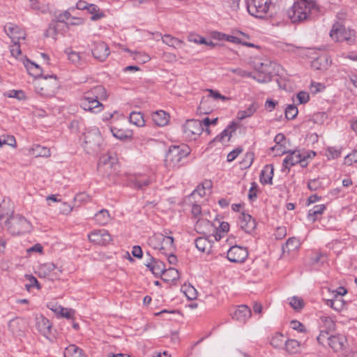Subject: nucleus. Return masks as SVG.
<instances>
[{"instance_id":"1","label":"nucleus","mask_w":357,"mask_h":357,"mask_svg":"<svg viewBox=\"0 0 357 357\" xmlns=\"http://www.w3.org/2000/svg\"><path fill=\"white\" fill-rule=\"evenodd\" d=\"M314 0H298L287 10V16L292 23H300L311 20L319 13Z\"/></svg>"},{"instance_id":"2","label":"nucleus","mask_w":357,"mask_h":357,"mask_svg":"<svg viewBox=\"0 0 357 357\" xmlns=\"http://www.w3.org/2000/svg\"><path fill=\"white\" fill-rule=\"evenodd\" d=\"M106 98L107 92L105 89L101 85H98L84 93L80 105L86 111L98 113L103 109V105L99 102V100Z\"/></svg>"},{"instance_id":"3","label":"nucleus","mask_w":357,"mask_h":357,"mask_svg":"<svg viewBox=\"0 0 357 357\" xmlns=\"http://www.w3.org/2000/svg\"><path fill=\"white\" fill-rule=\"evenodd\" d=\"M33 84L36 92L45 97H53L59 88V82L54 75L40 77Z\"/></svg>"},{"instance_id":"4","label":"nucleus","mask_w":357,"mask_h":357,"mask_svg":"<svg viewBox=\"0 0 357 357\" xmlns=\"http://www.w3.org/2000/svg\"><path fill=\"white\" fill-rule=\"evenodd\" d=\"M190 148L185 144L170 146L166 154V166L169 168L180 167L182 160L190 154Z\"/></svg>"},{"instance_id":"5","label":"nucleus","mask_w":357,"mask_h":357,"mask_svg":"<svg viewBox=\"0 0 357 357\" xmlns=\"http://www.w3.org/2000/svg\"><path fill=\"white\" fill-rule=\"evenodd\" d=\"M7 231L13 236L23 234L31 230V223L23 216L15 215L5 221Z\"/></svg>"},{"instance_id":"6","label":"nucleus","mask_w":357,"mask_h":357,"mask_svg":"<svg viewBox=\"0 0 357 357\" xmlns=\"http://www.w3.org/2000/svg\"><path fill=\"white\" fill-rule=\"evenodd\" d=\"M247 9L248 13L259 18H263L274 8L272 0H247Z\"/></svg>"},{"instance_id":"7","label":"nucleus","mask_w":357,"mask_h":357,"mask_svg":"<svg viewBox=\"0 0 357 357\" xmlns=\"http://www.w3.org/2000/svg\"><path fill=\"white\" fill-rule=\"evenodd\" d=\"M204 130L202 121L189 119L183 126L184 137L188 140H195Z\"/></svg>"},{"instance_id":"8","label":"nucleus","mask_w":357,"mask_h":357,"mask_svg":"<svg viewBox=\"0 0 357 357\" xmlns=\"http://www.w3.org/2000/svg\"><path fill=\"white\" fill-rule=\"evenodd\" d=\"M102 137L98 129H92L84 134V142L86 147H84L89 153H93L100 150V145Z\"/></svg>"},{"instance_id":"9","label":"nucleus","mask_w":357,"mask_h":357,"mask_svg":"<svg viewBox=\"0 0 357 357\" xmlns=\"http://www.w3.org/2000/svg\"><path fill=\"white\" fill-rule=\"evenodd\" d=\"M3 30L12 42H19L20 40H24L26 38L25 31L15 24L11 22L6 23L4 25Z\"/></svg>"},{"instance_id":"10","label":"nucleus","mask_w":357,"mask_h":357,"mask_svg":"<svg viewBox=\"0 0 357 357\" xmlns=\"http://www.w3.org/2000/svg\"><path fill=\"white\" fill-rule=\"evenodd\" d=\"M89 240L95 244L105 245L112 241V236L105 229H96L88 235Z\"/></svg>"},{"instance_id":"11","label":"nucleus","mask_w":357,"mask_h":357,"mask_svg":"<svg viewBox=\"0 0 357 357\" xmlns=\"http://www.w3.org/2000/svg\"><path fill=\"white\" fill-rule=\"evenodd\" d=\"M255 69L259 73L256 77V80L261 83L268 82L271 80V66L268 62L256 61L254 64Z\"/></svg>"},{"instance_id":"12","label":"nucleus","mask_w":357,"mask_h":357,"mask_svg":"<svg viewBox=\"0 0 357 357\" xmlns=\"http://www.w3.org/2000/svg\"><path fill=\"white\" fill-rule=\"evenodd\" d=\"M248 256V252L245 248L234 245L227 251V259L235 263L243 262Z\"/></svg>"},{"instance_id":"13","label":"nucleus","mask_w":357,"mask_h":357,"mask_svg":"<svg viewBox=\"0 0 357 357\" xmlns=\"http://www.w3.org/2000/svg\"><path fill=\"white\" fill-rule=\"evenodd\" d=\"M281 152L282 153H289L282 162V171L285 172L287 170V172L288 173L291 167L301 162V155L302 153H301L300 151H287L285 149H283Z\"/></svg>"},{"instance_id":"14","label":"nucleus","mask_w":357,"mask_h":357,"mask_svg":"<svg viewBox=\"0 0 357 357\" xmlns=\"http://www.w3.org/2000/svg\"><path fill=\"white\" fill-rule=\"evenodd\" d=\"M93 57L100 61H104L109 55V48L108 45L102 42L98 41L93 43L92 49Z\"/></svg>"},{"instance_id":"15","label":"nucleus","mask_w":357,"mask_h":357,"mask_svg":"<svg viewBox=\"0 0 357 357\" xmlns=\"http://www.w3.org/2000/svg\"><path fill=\"white\" fill-rule=\"evenodd\" d=\"M57 272L61 273V271L56 268L53 263H45L40 265L38 268V275L40 277H50L51 280L58 278L59 276Z\"/></svg>"},{"instance_id":"16","label":"nucleus","mask_w":357,"mask_h":357,"mask_svg":"<svg viewBox=\"0 0 357 357\" xmlns=\"http://www.w3.org/2000/svg\"><path fill=\"white\" fill-rule=\"evenodd\" d=\"M239 225L245 232L251 233L256 228V222L250 215L242 213L239 217Z\"/></svg>"},{"instance_id":"17","label":"nucleus","mask_w":357,"mask_h":357,"mask_svg":"<svg viewBox=\"0 0 357 357\" xmlns=\"http://www.w3.org/2000/svg\"><path fill=\"white\" fill-rule=\"evenodd\" d=\"M36 326L37 330L45 337H48L51 332L52 325L50 321L40 315L36 318Z\"/></svg>"},{"instance_id":"18","label":"nucleus","mask_w":357,"mask_h":357,"mask_svg":"<svg viewBox=\"0 0 357 357\" xmlns=\"http://www.w3.org/2000/svg\"><path fill=\"white\" fill-rule=\"evenodd\" d=\"M147 255L149 257V261L146 262V266L149 268V270L154 274L155 276H159L162 275L165 271V264L161 261H156L152 257L149 252H147Z\"/></svg>"},{"instance_id":"19","label":"nucleus","mask_w":357,"mask_h":357,"mask_svg":"<svg viewBox=\"0 0 357 357\" xmlns=\"http://www.w3.org/2000/svg\"><path fill=\"white\" fill-rule=\"evenodd\" d=\"M251 310L246 305L239 306L232 314V318L240 322H245L251 317Z\"/></svg>"},{"instance_id":"20","label":"nucleus","mask_w":357,"mask_h":357,"mask_svg":"<svg viewBox=\"0 0 357 357\" xmlns=\"http://www.w3.org/2000/svg\"><path fill=\"white\" fill-rule=\"evenodd\" d=\"M347 340L344 336L341 335H331L328 346L335 352L342 351L346 344Z\"/></svg>"},{"instance_id":"21","label":"nucleus","mask_w":357,"mask_h":357,"mask_svg":"<svg viewBox=\"0 0 357 357\" xmlns=\"http://www.w3.org/2000/svg\"><path fill=\"white\" fill-rule=\"evenodd\" d=\"M345 29L342 23L335 22L330 31V36L335 42H343Z\"/></svg>"},{"instance_id":"22","label":"nucleus","mask_w":357,"mask_h":357,"mask_svg":"<svg viewBox=\"0 0 357 357\" xmlns=\"http://www.w3.org/2000/svg\"><path fill=\"white\" fill-rule=\"evenodd\" d=\"M174 238L172 236L163 235V238L161 239L160 251L164 255H169L172 253L174 250Z\"/></svg>"},{"instance_id":"23","label":"nucleus","mask_w":357,"mask_h":357,"mask_svg":"<svg viewBox=\"0 0 357 357\" xmlns=\"http://www.w3.org/2000/svg\"><path fill=\"white\" fill-rule=\"evenodd\" d=\"M274 168L273 165H267L261 172L260 181L263 184H271Z\"/></svg>"},{"instance_id":"24","label":"nucleus","mask_w":357,"mask_h":357,"mask_svg":"<svg viewBox=\"0 0 357 357\" xmlns=\"http://www.w3.org/2000/svg\"><path fill=\"white\" fill-rule=\"evenodd\" d=\"M214 224L204 218H199L196 222L195 228L199 233H210L212 232Z\"/></svg>"},{"instance_id":"25","label":"nucleus","mask_w":357,"mask_h":357,"mask_svg":"<svg viewBox=\"0 0 357 357\" xmlns=\"http://www.w3.org/2000/svg\"><path fill=\"white\" fill-rule=\"evenodd\" d=\"M169 116L165 111H157L152 114V120L158 126H164L169 122Z\"/></svg>"},{"instance_id":"26","label":"nucleus","mask_w":357,"mask_h":357,"mask_svg":"<svg viewBox=\"0 0 357 357\" xmlns=\"http://www.w3.org/2000/svg\"><path fill=\"white\" fill-rule=\"evenodd\" d=\"M331 64V61L326 56H321L312 61V67L314 70H326Z\"/></svg>"},{"instance_id":"27","label":"nucleus","mask_w":357,"mask_h":357,"mask_svg":"<svg viewBox=\"0 0 357 357\" xmlns=\"http://www.w3.org/2000/svg\"><path fill=\"white\" fill-rule=\"evenodd\" d=\"M196 248L201 252L206 254L211 252L212 245L206 238L199 237L195 240Z\"/></svg>"},{"instance_id":"28","label":"nucleus","mask_w":357,"mask_h":357,"mask_svg":"<svg viewBox=\"0 0 357 357\" xmlns=\"http://www.w3.org/2000/svg\"><path fill=\"white\" fill-rule=\"evenodd\" d=\"M24 66L26 68L29 74L31 76L35 77H41L42 69L38 64L29 61V59H26L24 61Z\"/></svg>"},{"instance_id":"29","label":"nucleus","mask_w":357,"mask_h":357,"mask_svg":"<svg viewBox=\"0 0 357 357\" xmlns=\"http://www.w3.org/2000/svg\"><path fill=\"white\" fill-rule=\"evenodd\" d=\"M94 220L98 225L104 226L111 220V216L107 209H102L95 214Z\"/></svg>"},{"instance_id":"30","label":"nucleus","mask_w":357,"mask_h":357,"mask_svg":"<svg viewBox=\"0 0 357 357\" xmlns=\"http://www.w3.org/2000/svg\"><path fill=\"white\" fill-rule=\"evenodd\" d=\"M285 341L284 337L282 333H275L271 335L270 344L275 349H284Z\"/></svg>"},{"instance_id":"31","label":"nucleus","mask_w":357,"mask_h":357,"mask_svg":"<svg viewBox=\"0 0 357 357\" xmlns=\"http://www.w3.org/2000/svg\"><path fill=\"white\" fill-rule=\"evenodd\" d=\"M13 211L9 203L3 201L0 204V221L3 219H6V220L10 219L12 216H13Z\"/></svg>"},{"instance_id":"32","label":"nucleus","mask_w":357,"mask_h":357,"mask_svg":"<svg viewBox=\"0 0 357 357\" xmlns=\"http://www.w3.org/2000/svg\"><path fill=\"white\" fill-rule=\"evenodd\" d=\"M301 347V343L294 339H289L285 341L284 349L289 354H297Z\"/></svg>"},{"instance_id":"33","label":"nucleus","mask_w":357,"mask_h":357,"mask_svg":"<svg viewBox=\"0 0 357 357\" xmlns=\"http://www.w3.org/2000/svg\"><path fill=\"white\" fill-rule=\"evenodd\" d=\"M179 278V273L174 268L165 269L162 275V279L167 282H174Z\"/></svg>"},{"instance_id":"34","label":"nucleus","mask_w":357,"mask_h":357,"mask_svg":"<svg viewBox=\"0 0 357 357\" xmlns=\"http://www.w3.org/2000/svg\"><path fill=\"white\" fill-rule=\"evenodd\" d=\"M206 195V190L204 189V187H202L199 185L197 188L185 198V202L191 203L192 202V199H195V202H197V198H202Z\"/></svg>"},{"instance_id":"35","label":"nucleus","mask_w":357,"mask_h":357,"mask_svg":"<svg viewBox=\"0 0 357 357\" xmlns=\"http://www.w3.org/2000/svg\"><path fill=\"white\" fill-rule=\"evenodd\" d=\"M64 357H86L83 353L81 349L71 344L66 348L64 352Z\"/></svg>"},{"instance_id":"36","label":"nucleus","mask_w":357,"mask_h":357,"mask_svg":"<svg viewBox=\"0 0 357 357\" xmlns=\"http://www.w3.org/2000/svg\"><path fill=\"white\" fill-rule=\"evenodd\" d=\"M257 108V105L255 102H253L248 107V109L239 111L237 114V118L239 120H243L250 117L256 112Z\"/></svg>"},{"instance_id":"37","label":"nucleus","mask_w":357,"mask_h":357,"mask_svg":"<svg viewBox=\"0 0 357 357\" xmlns=\"http://www.w3.org/2000/svg\"><path fill=\"white\" fill-rule=\"evenodd\" d=\"M130 122L138 127H142L145 125V120L142 113L139 112H132L129 116Z\"/></svg>"},{"instance_id":"38","label":"nucleus","mask_w":357,"mask_h":357,"mask_svg":"<svg viewBox=\"0 0 357 357\" xmlns=\"http://www.w3.org/2000/svg\"><path fill=\"white\" fill-rule=\"evenodd\" d=\"M162 43H165L168 46L172 47L174 48L181 46V44L183 43L182 40L178 39L169 34H166V35H164L163 36H162Z\"/></svg>"},{"instance_id":"39","label":"nucleus","mask_w":357,"mask_h":357,"mask_svg":"<svg viewBox=\"0 0 357 357\" xmlns=\"http://www.w3.org/2000/svg\"><path fill=\"white\" fill-rule=\"evenodd\" d=\"M33 154L36 157H45L48 158L51 155V152L50 149L42 146L40 145H35L33 149Z\"/></svg>"},{"instance_id":"40","label":"nucleus","mask_w":357,"mask_h":357,"mask_svg":"<svg viewBox=\"0 0 357 357\" xmlns=\"http://www.w3.org/2000/svg\"><path fill=\"white\" fill-rule=\"evenodd\" d=\"M162 238L163 234H155L149 238L147 243L149 245L153 248V249L160 250L161 239Z\"/></svg>"},{"instance_id":"41","label":"nucleus","mask_w":357,"mask_h":357,"mask_svg":"<svg viewBox=\"0 0 357 357\" xmlns=\"http://www.w3.org/2000/svg\"><path fill=\"white\" fill-rule=\"evenodd\" d=\"M326 304L336 311H341L344 305V301L342 298L335 297L333 299H328Z\"/></svg>"},{"instance_id":"42","label":"nucleus","mask_w":357,"mask_h":357,"mask_svg":"<svg viewBox=\"0 0 357 357\" xmlns=\"http://www.w3.org/2000/svg\"><path fill=\"white\" fill-rule=\"evenodd\" d=\"M300 246V242L298 239L295 237L289 238L284 246H283V250H287L288 252L297 250Z\"/></svg>"},{"instance_id":"43","label":"nucleus","mask_w":357,"mask_h":357,"mask_svg":"<svg viewBox=\"0 0 357 357\" xmlns=\"http://www.w3.org/2000/svg\"><path fill=\"white\" fill-rule=\"evenodd\" d=\"M181 289L189 300H194L197 296V291L196 289L190 284L183 285Z\"/></svg>"},{"instance_id":"44","label":"nucleus","mask_w":357,"mask_h":357,"mask_svg":"<svg viewBox=\"0 0 357 357\" xmlns=\"http://www.w3.org/2000/svg\"><path fill=\"white\" fill-rule=\"evenodd\" d=\"M325 208L326 207L324 204L314 206L312 209L309 211L308 218L311 220L312 222L315 221V217L317 215H321L324 211Z\"/></svg>"},{"instance_id":"45","label":"nucleus","mask_w":357,"mask_h":357,"mask_svg":"<svg viewBox=\"0 0 357 357\" xmlns=\"http://www.w3.org/2000/svg\"><path fill=\"white\" fill-rule=\"evenodd\" d=\"M150 181V179L147 177L139 176L135 178L132 185L136 188L142 189L144 186L148 185Z\"/></svg>"},{"instance_id":"46","label":"nucleus","mask_w":357,"mask_h":357,"mask_svg":"<svg viewBox=\"0 0 357 357\" xmlns=\"http://www.w3.org/2000/svg\"><path fill=\"white\" fill-rule=\"evenodd\" d=\"M274 141L276 143V145L275 146L272 147L271 149L273 151H274L275 149L280 150V151H283L282 147H284V148L285 147L283 144V142L285 141L284 135L282 133H278V135H275V137L274 138Z\"/></svg>"},{"instance_id":"47","label":"nucleus","mask_w":357,"mask_h":357,"mask_svg":"<svg viewBox=\"0 0 357 357\" xmlns=\"http://www.w3.org/2000/svg\"><path fill=\"white\" fill-rule=\"evenodd\" d=\"M234 131V128L231 126L227 129H225L219 136L217 137L219 141L222 142H228L231 136V132Z\"/></svg>"},{"instance_id":"48","label":"nucleus","mask_w":357,"mask_h":357,"mask_svg":"<svg viewBox=\"0 0 357 357\" xmlns=\"http://www.w3.org/2000/svg\"><path fill=\"white\" fill-rule=\"evenodd\" d=\"M111 157L108 155H103L100 158V162L98 164V168H103L104 169H107L112 167L113 162H110Z\"/></svg>"},{"instance_id":"49","label":"nucleus","mask_w":357,"mask_h":357,"mask_svg":"<svg viewBox=\"0 0 357 357\" xmlns=\"http://www.w3.org/2000/svg\"><path fill=\"white\" fill-rule=\"evenodd\" d=\"M229 71H230L234 74H236L237 75H238L239 77H243V78L252 77V79H256V77L254 76L252 73L248 72V71L243 70L241 68H229Z\"/></svg>"},{"instance_id":"50","label":"nucleus","mask_w":357,"mask_h":357,"mask_svg":"<svg viewBox=\"0 0 357 357\" xmlns=\"http://www.w3.org/2000/svg\"><path fill=\"white\" fill-rule=\"evenodd\" d=\"M298 109L293 105H289L285 109V116L288 119H294L298 114Z\"/></svg>"},{"instance_id":"51","label":"nucleus","mask_w":357,"mask_h":357,"mask_svg":"<svg viewBox=\"0 0 357 357\" xmlns=\"http://www.w3.org/2000/svg\"><path fill=\"white\" fill-rule=\"evenodd\" d=\"M289 305L294 310H300L303 307V300L301 298L294 296L289 300Z\"/></svg>"},{"instance_id":"52","label":"nucleus","mask_w":357,"mask_h":357,"mask_svg":"<svg viewBox=\"0 0 357 357\" xmlns=\"http://www.w3.org/2000/svg\"><path fill=\"white\" fill-rule=\"evenodd\" d=\"M324 326L328 330H334L335 324L334 321L329 317L322 316L320 318Z\"/></svg>"},{"instance_id":"53","label":"nucleus","mask_w":357,"mask_h":357,"mask_svg":"<svg viewBox=\"0 0 357 357\" xmlns=\"http://www.w3.org/2000/svg\"><path fill=\"white\" fill-rule=\"evenodd\" d=\"M111 131L113 135L117 139H123L130 136L128 132L123 131L115 127L111 128Z\"/></svg>"},{"instance_id":"54","label":"nucleus","mask_w":357,"mask_h":357,"mask_svg":"<svg viewBox=\"0 0 357 357\" xmlns=\"http://www.w3.org/2000/svg\"><path fill=\"white\" fill-rule=\"evenodd\" d=\"M197 202H195V199H192V202L188 203L189 204L192 205L191 213L195 218H198L202 214L201 206L197 204Z\"/></svg>"},{"instance_id":"55","label":"nucleus","mask_w":357,"mask_h":357,"mask_svg":"<svg viewBox=\"0 0 357 357\" xmlns=\"http://www.w3.org/2000/svg\"><path fill=\"white\" fill-rule=\"evenodd\" d=\"M317 339L320 344L326 346V344L328 345L329 344V340L331 339V335H328V332L321 331Z\"/></svg>"},{"instance_id":"56","label":"nucleus","mask_w":357,"mask_h":357,"mask_svg":"<svg viewBox=\"0 0 357 357\" xmlns=\"http://www.w3.org/2000/svg\"><path fill=\"white\" fill-rule=\"evenodd\" d=\"M133 59L137 62L142 63H145L151 59L150 56L148 54L142 52H135Z\"/></svg>"},{"instance_id":"57","label":"nucleus","mask_w":357,"mask_h":357,"mask_svg":"<svg viewBox=\"0 0 357 357\" xmlns=\"http://www.w3.org/2000/svg\"><path fill=\"white\" fill-rule=\"evenodd\" d=\"M344 41L351 45L355 42V34L353 30L345 29L344 33Z\"/></svg>"},{"instance_id":"58","label":"nucleus","mask_w":357,"mask_h":357,"mask_svg":"<svg viewBox=\"0 0 357 357\" xmlns=\"http://www.w3.org/2000/svg\"><path fill=\"white\" fill-rule=\"evenodd\" d=\"M66 53L68 54V59L75 64L79 63L81 60V56L79 52L73 51V50H66Z\"/></svg>"},{"instance_id":"59","label":"nucleus","mask_w":357,"mask_h":357,"mask_svg":"<svg viewBox=\"0 0 357 357\" xmlns=\"http://www.w3.org/2000/svg\"><path fill=\"white\" fill-rule=\"evenodd\" d=\"M6 95L9 97V98H16L17 100H23L25 98V95H24V93L21 91V90H19V91H15V90H13V91H8L7 93H6Z\"/></svg>"},{"instance_id":"60","label":"nucleus","mask_w":357,"mask_h":357,"mask_svg":"<svg viewBox=\"0 0 357 357\" xmlns=\"http://www.w3.org/2000/svg\"><path fill=\"white\" fill-rule=\"evenodd\" d=\"M290 327L300 333H305L306 331L305 326L297 320H292L290 322Z\"/></svg>"},{"instance_id":"61","label":"nucleus","mask_w":357,"mask_h":357,"mask_svg":"<svg viewBox=\"0 0 357 357\" xmlns=\"http://www.w3.org/2000/svg\"><path fill=\"white\" fill-rule=\"evenodd\" d=\"M208 92L209 93V96L214 99H220L222 101L229 100L231 98L229 97H227L222 96L219 91H215L213 89H208Z\"/></svg>"},{"instance_id":"62","label":"nucleus","mask_w":357,"mask_h":357,"mask_svg":"<svg viewBox=\"0 0 357 357\" xmlns=\"http://www.w3.org/2000/svg\"><path fill=\"white\" fill-rule=\"evenodd\" d=\"M13 44L10 46V52L11 55L17 58V56L21 54V49L19 42H13Z\"/></svg>"},{"instance_id":"63","label":"nucleus","mask_w":357,"mask_h":357,"mask_svg":"<svg viewBox=\"0 0 357 357\" xmlns=\"http://www.w3.org/2000/svg\"><path fill=\"white\" fill-rule=\"evenodd\" d=\"M308 188L310 190L315 191L322 187L321 182L319 179H312L308 182Z\"/></svg>"},{"instance_id":"64","label":"nucleus","mask_w":357,"mask_h":357,"mask_svg":"<svg viewBox=\"0 0 357 357\" xmlns=\"http://www.w3.org/2000/svg\"><path fill=\"white\" fill-rule=\"evenodd\" d=\"M353 162H357V151L348 154L344 158V163L351 165Z\"/></svg>"}]
</instances>
